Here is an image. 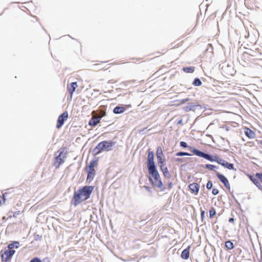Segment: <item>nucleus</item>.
<instances>
[{
  "label": "nucleus",
  "mask_w": 262,
  "mask_h": 262,
  "mask_svg": "<svg viewBox=\"0 0 262 262\" xmlns=\"http://www.w3.org/2000/svg\"><path fill=\"white\" fill-rule=\"evenodd\" d=\"M94 188L93 186H85L75 191L72 200L73 204L76 206L90 198Z\"/></svg>",
  "instance_id": "1"
},
{
  "label": "nucleus",
  "mask_w": 262,
  "mask_h": 262,
  "mask_svg": "<svg viewBox=\"0 0 262 262\" xmlns=\"http://www.w3.org/2000/svg\"><path fill=\"white\" fill-rule=\"evenodd\" d=\"M192 150V153L199 157L204 158L205 159H207L208 161L211 162L215 161L217 163L221 165L225 168H227L228 169L231 170L234 169V165L232 163H228V162L225 161L224 160L220 158L217 156L215 155L214 156H211L208 154L204 153L203 152L200 151L199 150L194 148L189 147Z\"/></svg>",
  "instance_id": "2"
},
{
  "label": "nucleus",
  "mask_w": 262,
  "mask_h": 262,
  "mask_svg": "<svg viewBox=\"0 0 262 262\" xmlns=\"http://www.w3.org/2000/svg\"><path fill=\"white\" fill-rule=\"evenodd\" d=\"M150 176L149 177V180L154 187H158L161 190L163 191L165 187L162 182L160 174L157 170H154L149 172Z\"/></svg>",
  "instance_id": "3"
},
{
  "label": "nucleus",
  "mask_w": 262,
  "mask_h": 262,
  "mask_svg": "<svg viewBox=\"0 0 262 262\" xmlns=\"http://www.w3.org/2000/svg\"><path fill=\"white\" fill-rule=\"evenodd\" d=\"M98 164V159L97 158L93 159L90 161L89 165L85 167V170L88 173L86 181L91 182L96 175V170L95 167H97Z\"/></svg>",
  "instance_id": "4"
},
{
  "label": "nucleus",
  "mask_w": 262,
  "mask_h": 262,
  "mask_svg": "<svg viewBox=\"0 0 262 262\" xmlns=\"http://www.w3.org/2000/svg\"><path fill=\"white\" fill-rule=\"evenodd\" d=\"M113 145V142L112 141H103L100 142L96 146L93 151V155L96 156L100 154L102 150H105L109 151L111 149Z\"/></svg>",
  "instance_id": "5"
},
{
  "label": "nucleus",
  "mask_w": 262,
  "mask_h": 262,
  "mask_svg": "<svg viewBox=\"0 0 262 262\" xmlns=\"http://www.w3.org/2000/svg\"><path fill=\"white\" fill-rule=\"evenodd\" d=\"M67 155V152L64 149L59 151L58 155L55 157L53 163V165L56 168H59L60 165L64 162Z\"/></svg>",
  "instance_id": "6"
},
{
  "label": "nucleus",
  "mask_w": 262,
  "mask_h": 262,
  "mask_svg": "<svg viewBox=\"0 0 262 262\" xmlns=\"http://www.w3.org/2000/svg\"><path fill=\"white\" fill-rule=\"evenodd\" d=\"M15 250H11L9 249L5 250L4 251L2 250L1 251V257L2 262L10 261L13 255L15 254Z\"/></svg>",
  "instance_id": "7"
},
{
  "label": "nucleus",
  "mask_w": 262,
  "mask_h": 262,
  "mask_svg": "<svg viewBox=\"0 0 262 262\" xmlns=\"http://www.w3.org/2000/svg\"><path fill=\"white\" fill-rule=\"evenodd\" d=\"M254 60L253 56L249 53L244 52L241 58V64L243 66H246Z\"/></svg>",
  "instance_id": "8"
},
{
  "label": "nucleus",
  "mask_w": 262,
  "mask_h": 262,
  "mask_svg": "<svg viewBox=\"0 0 262 262\" xmlns=\"http://www.w3.org/2000/svg\"><path fill=\"white\" fill-rule=\"evenodd\" d=\"M68 118V113L67 112H63L58 118L56 124V128L59 129L64 124L65 121Z\"/></svg>",
  "instance_id": "9"
},
{
  "label": "nucleus",
  "mask_w": 262,
  "mask_h": 262,
  "mask_svg": "<svg viewBox=\"0 0 262 262\" xmlns=\"http://www.w3.org/2000/svg\"><path fill=\"white\" fill-rule=\"evenodd\" d=\"M215 174L217 178L220 180V181L224 184V186L226 188H230V183L228 179L223 174L220 173L217 171L216 172Z\"/></svg>",
  "instance_id": "10"
},
{
  "label": "nucleus",
  "mask_w": 262,
  "mask_h": 262,
  "mask_svg": "<svg viewBox=\"0 0 262 262\" xmlns=\"http://www.w3.org/2000/svg\"><path fill=\"white\" fill-rule=\"evenodd\" d=\"M189 188L191 193L197 195L200 190V185L196 183H192L189 184Z\"/></svg>",
  "instance_id": "11"
},
{
  "label": "nucleus",
  "mask_w": 262,
  "mask_h": 262,
  "mask_svg": "<svg viewBox=\"0 0 262 262\" xmlns=\"http://www.w3.org/2000/svg\"><path fill=\"white\" fill-rule=\"evenodd\" d=\"M100 121V117H98V115H93L92 118L89 122V125L91 126H96Z\"/></svg>",
  "instance_id": "12"
},
{
  "label": "nucleus",
  "mask_w": 262,
  "mask_h": 262,
  "mask_svg": "<svg viewBox=\"0 0 262 262\" xmlns=\"http://www.w3.org/2000/svg\"><path fill=\"white\" fill-rule=\"evenodd\" d=\"M78 86L77 82H72L70 84H68L67 89L70 94L71 99L73 97V94L75 91V89Z\"/></svg>",
  "instance_id": "13"
},
{
  "label": "nucleus",
  "mask_w": 262,
  "mask_h": 262,
  "mask_svg": "<svg viewBox=\"0 0 262 262\" xmlns=\"http://www.w3.org/2000/svg\"><path fill=\"white\" fill-rule=\"evenodd\" d=\"M250 180L260 190H262V185L258 180L254 178L253 176L248 174L247 175Z\"/></svg>",
  "instance_id": "14"
},
{
  "label": "nucleus",
  "mask_w": 262,
  "mask_h": 262,
  "mask_svg": "<svg viewBox=\"0 0 262 262\" xmlns=\"http://www.w3.org/2000/svg\"><path fill=\"white\" fill-rule=\"evenodd\" d=\"M147 166L148 168V172L157 169L155 165L154 160H147Z\"/></svg>",
  "instance_id": "15"
},
{
  "label": "nucleus",
  "mask_w": 262,
  "mask_h": 262,
  "mask_svg": "<svg viewBox=\"0 0 262 262\" xmlns=\"http://www.w3.org/2000/svg\"><path fill=\"white\" fill-rule=\"evenodd\" d=\"M190 249V246H189L187 248L182 251L181 255L182 258L185 260L188 259L189 257Z\"/></svg>",
  "instance_id": "16"
},
{
  "label": "nucleus",
  "mask_w": 262,
  "mask_h": 262,
  "mask_svg": "<svg viewBox=\"0 0 262 262\" xmlns=\"http://www.w3.org/2000/svg\"><path fill=\"white\" fill-rule=\"evenodd\" d=\"M160 169L164 177H167L168 178L170 177V174L169 172V171L166 166L165 165H161Z\"/></svg>",
  "instance_id": "17"
},
{
  "label": "nucleus",
  "mask_w": 262,
  "mask_h": 262,
  "mask_svg": "<svg viewBox=\"0 0 262 262\" xmlns=\"http://www.w3.org/2000/svg\"><path fill=\"white\" fill-rule=\"evenodd\" d=\"M125 108L123 106H116L113 110V113L116 114H121L125 111Z\"/></svg>",
  "instance_id": "18"
},
{
  "label": "nucleus",
  "mask_w": 262,
  "mask_h": 262,
  "mask_svg": "<svg viewBox=\"0 0 262 262\" xmlns=\"http://www.w3.org/2000/svg\"><path fill=\"white\" fill-rule=\"evenodd\" d=\"M245 134L249 138H254L255 136L254 132L248 128H246Z\"/></svg>",
  "instance_id": "19"
},
{
  "label": "nucleus",
  "mask_w": 262,
  "mask_h": 262,
  "mask_svg": "<svg viewBox=\"0 0 262 262\" xmlns=\"http://www.w3.org/2000/svg\"><path fill=\"white\" fill-rule=\"evenodd\" d=\"M19 246V243L18 242H17V241H15V242H13V243L10 244L8 245V248L9 249L11 250H14L13 249L14 248H18Z\"/></svg>",
  "instance_id": "20"
},
{
  "label": "nucleus",
  "mask_w": 262,
  "mask_h": 262,
  "mask_svg": "<svg viewBox=\"0 0 262 262\" xmlns=\"http://www.w3.org/2000/svg\"><path fill=\"white\" fill-rule=\"evenodd\" d=\"M195 68L194 67H184L183 71L187 73H192L194 71Z\"/></svg>",
  "instance_id": "21"
},
{
  "label": "nucleus",
  "mask_w": 262,
  "mask_h": 262,
  "mask_svg": "<svg viewBox=\"0 0 262 262\" xmlns=\"http://www.w3.org/2000/svg\"><path fill=\"white\" fill-rule=\"evenodd\" d=\"M225 247L228 250H231L234 248L233 243L230 241L226 242Z\"/></svg>",
  "instance_id": "22"
},
{
  "label": "nucleus",
  "mask_w": 262,
  "mask_h": 262,
  "mask_svg": "<svg viewBox=\"0 0 262 262\" xmlns=\"http://www.w3.org/2000/svg\"><path fill=\"white\" fill-rule=\"evenodd\" d=\"M156 155H157V158H159V156L160 157L164 156L162 148L161 147H160V146L158 147V148L157 149V151H156Z\"/></svg>",
  "instance_id": "23"
},
{
  "label": "nucleus",
  "mask_w": 262,
  "mask_h": 262,
  "mask_svg": "<svg viewBox=\"0 0 262 262\" xmlns=\"http://www.w3.org/2000/svg\"><path fill=\"white\" fill-rule=\"evenodd\" d=\"M158 162L159 164L160 167H161V165H165L164 162H165V159L163 158V157H159V158H157Z\"/></svg>",
  "instance_id": "24"
},
{
  "label": "nucleus",
  "mask_w": 262,
  "mask_h": 262,
  "mask_svg": "<svg viewBox=\"0 0 262 262\" xmlns=\"http://www.w3.org/2000/svg\"><path fill=\"white\" fill-rule=\"evenodd\" d=\"M216 211L215 209L213 207H212L209 210V217L210 218L212 219L213 217V216L215 215Z\"/></svg>",
  "instance_id": "25"
},
{
  "label": "nucleus",
  "mask_w": 262,
  "mask_h": 262,
  "mask_svg": "<svg viewBox=\"0 0 262 262\" xmlns=\"http://www.w3.org/2000/svg\"><path fill=\"white\" fill-rule=\"evenodd\" d=\"M193 84L195 86H200L202 84V82L200 79L196 78L193 82Z\"/></svg>",
  "instance_id": "26"
},
{
  "label": "nucleus",
  "mask_w": 262,
  "mask_h": 262,
  "mask_svg": "<svg viewBox=\"0 0 262 262\" xmlns=\"http://www.w3.org/2000/svg\"><path fill=\"white\" fill-rule=\"evenodd\" d=\"M147 160H154V154L152 151H149L148 153Z\"/></svg>",
  "instance_id": "27"
},
{
  "label": "nucleus",
  "mask_w": 262,
  "mask_h": 262,
  "mask_svg": "<svg viewBox=\"0 0 262 262\" xmlns=\"http://www.w3.org/2000/svg\"><path fill=\"white\" fill-rule=\"evenodd\" d=\"M177 156H191V155L188 152H179L176 154Z\"/></svg>",
  "instance_id": "28"
},
{
  "label": "nucleus",
  "mask_w": 262,
  "mask_h": 262,
  "mask_svg": "<svg viewBox=\"0 0 262 262\" xmlns=\"http://www.w3.org/2000/svg\"><path fill=\"white\" fill-rule=\"evenodd\" d=\"M206 167L211 170H214V169L216 167L215 166L211 164H206Z\"/></svg>",
  "instance_id": "29"
},
{
  "label": "nucleus",
  "mask_w": 262,
  "mask_h": 262,
  "mask_svg": "<svg viewBox=\"0 0 262 262\" xmlns=\"http://www.w3.org/2000/svg\"><path fill=\"white\" fill-rule=\"evenodd\" d=\"M255 176L257 178H258L260 180V182L262 183V172L256 173Z\"/></svg>",
  "instance_id": "30"
},
{
  "label": "nucleus",
  "mask_w": 262,
  "mask_h": 262,
  "mask_svg": "<svg viewBox=\"0 0 262 262\" xmlns=\"http://www.w3.org/2000/svg\"><path fill=\"white\" fill-rule=\"evenodd\" d=\"M212 187V182L209 181L207 182L206 184V187L208 189H210Z\"/></svg>",
  "instance_id": "31"
},
{
  "label": "nucleus",
  "mask_w": 262,
  "mask_h": 262,
  "mask_svg": "<svg viewBox=\"0 0 262 262\" xmlns=\"http://www.w3.org/2000/svg\"><path fill=\"white\" fill-rule=\"evenodd\" d=\"M105 114H106L105 112L101 110L100 112V115L98 116V117H100V119H101L103 117L105 116Z\"/></svg>",
  "instance_id": "32"
},
{
  "label": "nucleus",
  "mask_w": 262,
  "mask_h": 262,
  "mask_svg": "<svg viewBox=\"0 0 262 262\" xmlns=\"http://www.w3.org/2000/svg\"><path fill=\"white\" fill-rule=\"evenodd\" d=\"M30 262H41V260L38 257L33 258Z\"/></svg>",
  "instance_id": "33"
},
{
  "label": "nucleus",
  "mask_w": 262,
  "mask_h": 262,
  "mask_svg": "<svg viewBox=\"0 0 262 262\" xmlns=\"http://www.w3.org/2000/svg\"><path fill=\"white\" fill-rule=\"evenodd\" d=\"M219 190L216 188H213L212 190V193L214 195H216L219 193Z\"/></svg>",
  "instance_id": "34"
},
{
  "label": "nucleus",
  "mask_w": 262,
  "mask_h": 262,
  "mask_svg": "<svg viewBox=\"0 0 262 262\" xmlns=\"http://www.w3.org/2000/svg\"><path fill=\"white\" fill-rule=\"evenodd\" d=\"M180 146L183 147H187V144L186 142H183V141H181L180 143Z\"/></svg>",
  "instance_id": "35"
},
{
  "label": "nucleus",
  "mask_w": 262,
  "mask_h": 262,
  "mask_svg": "<svg viewBox=\"0 0 262 262\" xmlns=\"http://www.w3.org/2000/svg\"><path fill=\"white\" fill-rule=\"evenodd\" d=\"M8 194V193L7 192H5V193H4L3 194V200H4V202H5V201H6V195Z\"/></svg>",
  "instance_id": "36"
},
{
  "label": "nucleus",
  "mask_w": 262,
  "mask_h": 262,
  "mask_svg": "<svg viewBox=\"0 0 262 262\" xmlns=\"http://www.w3.org/2000/svg\"><path fill=\"white\" fill-rule=\"evenodd\" d=\"M205 213V211L203 210L201 211V215L202 218L204 217Z\"/></svg>",
  "instance_id": "37"
},
{
  "label": "nucleus",
  "mask_w": 262,
  "mask_h": 262,
  "mask_svg": "<svg viewBox=\"0 0 262 262\" xmlns=\"http://www.w3.org/2000/svg\"><path fill=\"white\" fill-rule=\"evenodd\" d=\"M188 100H189V99L186 98L185 99L183 100L182 101V103H184V102H185L186 101H188Z\"/></svg>",
  "instance_id": "38"
},
{
  "label": "nucleus",
  "mask_w": 262,
  "mask_h": 262,
  "mask_svg": "<svg viewBox=\"0 0 262 262\" xmlns=\"http://www.w3.org/2000/svg\"><path fill=\"white\" fill-rule=\"evenodd\" d=\"M233 221H234L233 218H230L229 220V222H230V223H232Z\"/></svg>",
  "instance_id": "39"
},
{
  "label": "nucleus",
  "mask_w": 262,
  "mask_h": 262,
  "mask_svg": "<svg viewBox=\"0 0 262 262\" xmlns=\"http://www.w3.org/2000/svg\"><path fill=\"white\" fill-rule=\"evenodd\" d=\"M168 185H169V188H171V187H172V183H169Z\"/></svg>",
  "instance_id": "40"
},
{
  "label": "nucleus",
  "mask_w": 262,
  "mask_h": 262,
  "mask_svg": "<svg viewBox=\"0 0 262 262\" xmlns=\"http://www.w3.org/2000/svg\"><path fill=\"white\" fill-rule=\"evenodd\" d=\"M2 205V201L0 200V206H1Z\"/></svg>",
  "instance_id": "41"
}]
</instances>
